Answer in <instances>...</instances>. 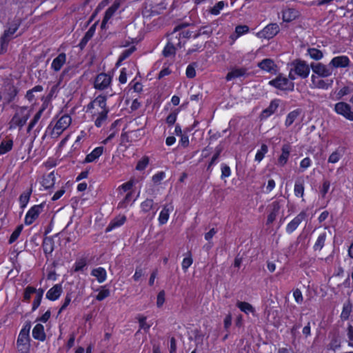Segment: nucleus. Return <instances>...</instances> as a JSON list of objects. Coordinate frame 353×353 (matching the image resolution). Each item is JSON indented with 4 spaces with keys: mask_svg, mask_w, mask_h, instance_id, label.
I'll use <instances>...</instances> for the list:
<instances>
[{
    "mask_svg": "<svg viewBox=\"0 0 353 353\" xmlns=\"http://www.w3.org/2000/svg\"><path fill=\"white\" fill-rule=\"evenodd\" d=\"M292 65V67L289 72V77L291 80H294L296 79L294 74L302 78H306L308 77L310 70L309 65L305 62L302 61H296Z\"/></svg>",
    "mask_w": 353,
    "mask_h": 353,
    "instance_id": "nucleus-2",
    "label": "nucleus"
},
{
    "mask_svg": "<svg viewBox=\"0 0 353 353\" xmlns=\"http://www.w3.org/2000/svg\"><path fill=\"white\" fill-rule=\"evenodd\" d=\"M98 294L96 296V299L97 301H103L105 298L110 296V292L108 288H107L106 285H103L100 287L98 290Z\"/></svg>",
    "mask_w": 353,
    "mask_h": 353,
    "instance_id": "nucleus-34",
    "label": "nucleus"
},
{
    "mask_svg": "<svg viewBox=\"0 0 353 353\" xmlns=\"http://www.w3.org/2000/svg\"><path fill=\"white\" fill-rule=\"evenodd\" d=\"M333 82V79H327V77L312 74L310 87L312 88L327 90L332 85Z\"/></svg>",
    "mask_w": 353,
    "mask_h": 353,
    "instance_id": "nucleus-5",
    "label": "nucleus"
},
{
    "mask_svg": "<svg viewBox=\"0 0 353 353\" xmlns=\"http://www.w3.org/2000/svg\"><path fill=\"white\" fill-rule=\"evenodd\" d=\"M88 110L93 117H96L94 123L97 127H101L106 120L108 110L106 108V98L98 96L88 106Z\"/></svg>",
    "mask_w": 353,
    "mask_h": 353,
    "instance_id": "nucleus-1",
    "label": "nucleus"
},
{
    "mask_svg": "<svg viewBox=\"0 0 353 353\" xmlns=\"http://www.w3.org/2000/svg\"><path fill=\"white\" fill-rule=\"evenodd\" d=\"M186 75L188 78H193L196 75V71L192 65H188L186 68Z\"/></svg>",
    "mask_w": 353,
    "mask_h": 353,
    "instance_id": "nucleus-62",
    "label": "nucleus"
},
{
    "mask_svg": "<svg viewBox=\"0 0 353 353\" xmlns=\"http://www.w3.org/2000/svg\"><path fill=\"white\" fill-rule=\"evenodd\" d=\"M37 291V289L32 287H27L24 293V299L28 301L30 299L32 294H34Z\"/></svg>",
    "mask_w": 353,
    "mask_h": 353,
    "instance_id": "nucleus-56",
    "label": "nucleus"
},
{
    "mask_svg": "<svg viewBox=\"0 0 353 353\" xmlns=\"http://www.w3.org/2000/svg\"><path fill=\"white\" fill-rule=\"evenodd\" d=\"M325 238H326L325 233L321 234L318 236L316 241L314 245V248L315 250H321L323 248L325 241Z\"/></svg>",
    "mask_w": 353,
    "mask_h": 353,
    "instance_id": "nucleus-44",
    "label": "nucleus"
},
{
    "mask_svg": "<svg viewBox=\"0 0 353 353\" xmlns=\"http://www.w3.org/2000/svg\"><path fill=\"white\" fill-rule=\"evenodd\" d=\"M231 175V170L230 167L227 165H221V177L226 178L229 177Z\"/></svg>",
    "mask_w": 353,
    "mask_h": 353,
    "instance_id": "nucleus-58",
    "label": "nucleus"
},
{
    "mask_svg": "<svg viewBox=\"0 0 353 353\" xmlns=\"http://www.w3.org/2000/svg\"><path fill=\"white\" fill-rule=\"evenodd\" d=\"M43 290L38 289L34 294V299L32 304V310H35L40 305L41 299L43 297Z\"/></svg>",
    "mask_w": 353,
    "mask_h": 353,
    "instance_id": "nucleus-39",
    "label": "nucleus"
},
{
    "mask_svg": "<svg viewBox=\"0 0 353 353\" xmlns=\"http://www.w3.org/2000/svg\"><path fill=\"white\" fill-rule=\"evenodd\" d=\"M21 230H22L21 227H18L12 232V234L10 236V241H9L10 243H13L14 241H15L17 239V238L19 236V235L21 234Z\"/></svg>",
    "mask_w": 353,
    "mask_h": 353,
    "instance_id": "nucleus-60",
    "label": "nucleus"
},
{
    "mask_svg": "<svg viewBox=\"0 0 353 353\" xmlns=\"http://www.w3.org/2000/svg\"><path fill=\"white\" fill-rule=\"evenodd\" d=\"M62 292V285L61 284H57L47 292L46 298L50 301H56L60 297Z\"/></svg>",
    "mask_w": 353,
    "mask_h": 353,
    "instance_id": "nucleus-19",
    "label": "nucleus"
},
{
    "mask_svg": "<svg viewBox=\"0 0 353 353\" xmlns=\"http://www.w3.org/2000/svg\"><path fill=\"white\" fill-rule=\"evenodd\" d=\"M258 66L261 70L270 73H275L277 70L276 65L270 59H263L262 61L259 63Z\"/></svg>",
    "mask_w": 353,
    "mask_h": 353,
    "instance_id": "nucleus-20",
    "label": "nucleus"
},
{
    "mask_svg": "<svg viewBox=\"0 0 353 353\" xmlns=\"http://www.w3.org/2000/svg\"><path fill=\"white\" fill-rule=\"evenodd\" d=\"M134 185V181L130 180L125 183H123L121 185H120L118 188V191L119 194H122L123 193L127 192V194L125 195L124 203H128L129 200L131 197L132 193L130 192L133 185Z\"/></svg>",
    "mask_w": 353,
    "mask_h": 353,
    "instance_id": "nucleus-18",
    "label": "nucleus"
},
{
    "mask_svg": "<svg viewBox=\"0 0 353 353\" xmlns=\"http://www.w3.org/2000/svg\"><path fill=\"white\" fill-rule=\"evenodd\" d=\"M350 63V59L346 56H337L334 57L330 62L329 65L332 68H345Z\"/></svg>",
    "mask_w": 353,
    "mask_h": 353,
    "instance_id": "nucleus-15",
    "label": "nucleus"
},
{
    "mask_svg": "<svg viewBox=\"0 0 353 353\" xmlns=\"http://www.w3.org/2000/svg\"><path fill=\"white\" fill-rule=\"evenodd\" d=\"M307 54L311 59L314 60H320L323 58V54L322 52L316 48H309L307 50Z\"/></svg>",
    "mask_w": 353,
    "mask_h": 353,
    "instance_id": "nucleus-38",
    "label": "nucleus"
},
{
    "mask_svg": "<svg viewBox=\"0 0 353 353\" xmlns=\"http://www.w3.org/2000/svg\"><path fill=\"white\" fill-rule=\"evenodd\" d=\"M174 53V47L172 43H168L163 50L165 56H170Z\"/></svg>",
    "mask_w": 353,
    "mask_h": 353,
    "instance_id": "nucleus-59",
    "label": "nucleus"
},
{
    "mask_svg": "<svg viewBox=\"0 0 353 353\" xmlns=\"http://www.w3.org/2000/svg\"><path fill=\"white\" fill-rule=\"evenodd\" d=\"M32 194V191L31 190H27L26 191H24L19 196V204H20V207L21 208H25L29 201H30V195Z\"/></svg>",
    "mask_w": 353,
    "mask_h": 353,
    "instance_id": "nucleus-32",
    "label": "nucleus"
},
{
    "mask_svg": "<svg viewBox=\"0 0 353 353\" xmlns=\"http://www.w3.org/2000/svg\"><path fill=\"white\" fill-rule=\"evenodd\" d=\"M293 80H289L286 77L279 75L275 79L269 82V84L281 90H292L294 89Z\"/></svg>",
    "mask_w": 353,
    "mask_h": 353,
    "instance_id": "nucleus-6",
    "label": "nucleus"
},
{
    "mask_svg": "<svg viewBox=\"0 0 353 353\" xmlns=\"http://www.w3.org/2000/svg\"><path fill=\"white\" fill-rule=\"evenodd\" d=\"M65 190L63 188L57 191L52 197V201H57L65 193Z\"/></svg>",
    "mask_w": 353,
    "mask_h": 353,
    "instance_id": "nucleus-64",
    "label": "nucleus"
},
{
    "mask_svg": "<svg viewBox=\"0 0 353 353\" xmlns=\"http://www.w3.org/2000/svg\"><path fill=\"white\" fill-rule=\"evenodd\" d=\"M134 71H135V65L134 64L129 65L128 68H123L121 70L119 77V82L125 83L127 82V75L132 74Z\"/></svg>",
    "mask_w": 353,
    "mask_h": 353,
    "instance_id": "nucleus-27",
    "label": "nucleus"
},
{
    "mask_svg": "<svg viewBox=\"0 0 353 353\" xmlns=\"http://www.w3.org/2000/svg\"><path fill=\"white\" fill-rule=\"evenodd\" d=\"M165 302V292L163 290L160 291L157 296V307L161 308Z\"/></svg>",
    "mask_w": 353,
    "mask_h": 353,
    "instance_id": "nucleus-46",
    "label": "nucleus"
},
{
    "mask_svg": "<svg viewBox=\"0 0 353 353\" xmlns=\"http://www.w3.org/2000/svg\"><path fill=\"white\" fill-rule=\"evenodd\" d=\"M43 205L42 204L35 205L32 206L26 213L25 216V223L26 225L32 224L36 219L39 216V214L43 210Z\"/></svg>",
    "mask_w": 353,
    "mask_h": 353,
    "instance_id": "nucleus-11",
    "label": "nucleus"
},
{
    "mask_svg": "<svg viewBox=\"0 0 353 353\" xmlns=\"http://www.w3.org/2000/svg\"><path fill=\"white\" fill-rule=\"evenodd\" d=\"M86 265V263L84 260L81 259L75 263L74 265V271L77 272L82 270Z\"/></svg>",
    "mask_w": 353,
    "mask_h": 353,
    "instance_id": "nucleus-63",
    "label": "nucleus"
},
{
    "mask_svg": "<svg viewBox=\"0 0 353 353\" xmlns=\"http://www.w3.org/2000/svg\"><path fill=\"white\" fill-rule=\"evenodd\" d=\"M335 112L349 121H353V111L351 106L345 102H339L334 105Z\"/></svg>",
    "mask_w": 353,
    "mask_h": 353,
    "instance_id": "nucleus-8",
    "label": "nucleus"
},
{
    "mask_svg": "<svg viewBox=\"0 0 353 353\" xmlns=\"http://www.w3.org/2000/svg\"><path fill=\"white\" fill-rule=\"evenodd\" d=\"M31 113L28 108L22 107L17 110V112L11 121L12 126H23L27 121Z\"/></svg>",
    "mask_w": 353,
    "mask_h": 353,
    "instance_id": "nucleus-4",
    "label": "nucleus"
},
{
    "mask_svg": "<svg viewBox=\"0 0 353 353\" xmlns=\"http://www.w3.org/2000/svg\"><path fill=\"white\" fill-rule=\"evenodd\" d=\"M72 119L68 115L62 116L54 125L52 130V134L59 137L62 132L66 130L71 124Z\"/></svg>",
    "mask_w": 353,
    "mask_h": 353,
    "instance_id": "nucleus-7",
    "label": "nucleus"
},
{
    "mask_svg": "<svg viewBox=\"0 0 353 353\" xmlns=\"http://www.w3.org/2000/svg\"><path fill=\"white\" fill-rule=\"evenodd\" d=\"M30 346L29 331L28 330L23 329L21 330L17 339V350L19 353H29Z\"/></svg>",
    "mask_w": 353,
    "mask_h": 353,
    "instance_id": "nucleus-3",
    "label": "nucleus"
},
{
    "mask_svg": "<svg viewBox=\"0 0 353 353\" xmlns=\"http://www.w3.org/2000/svg\"><path fill=\"white\" fill-rule=\"evenodd\" d=\"M340 159L341 154L339 152L335 151L330 155L328 158V162L331 163H336L339 161Z\"/></svg>",
    "mask_w": 353,
    "mask_h": 353,
    "instance_id": "nucleus-57",
    "label": "nucleus"
},
{
    "mask_svg": "<svg viewBox=\"0 0 353 353\" xmlns=\"http://www.w3.org/2000/svg\"><path fill=\"white\" fill-rule=\"evenodd\" d=\"M18 26L13 24L5 30L3 36L1 38V51L4 52L7 50L8 42L12 39L14 34L17 32Z\"/></svg>",
    "mask_w": 353,
    "mask_h": 353,
    "instance_id": "nucleus-9",
    "label": "nucleus"
},
{
    "mask_svg": "<svg viewBox=\"0 0 353 353\" xmlns=\"http://www.w3.org/2000/svg\"><path fill=\"white\" fill-rule=\"evenodd\" d=\"M32 336L35 339L43 341L46 339L44 327L42 324L37 323L32 330Z\"/></svg>",
    "mask_w": 353,
    "mask_h": 353,
    "instance_id": "nucleus-23",
    "label": "nucleus"
},
{
    "mask_svg": "<svg viewBox=\"0 0 353 353\" xmlns=\"http://www.w3.org/2000/svg\"><path fill=\"white\" fill-rule=\"evenodd\" d=\"M103 147H97L95 148L90 153H89L85 159V163H92L97 160L103 154Z\"/></svg>",
    "mask_w": 353,
    "mask_h": 353,
    "instance_id": "nucleus-22",
    "label": "nucleus"
},
{
    "mask_svg": "<svg viewBox=\"0 0 353 353\" xmlns=\"http://www.w3.org/2000/svg\"><path fill=\"white\" fill-rule=\"evenodd\" d=\"M192 262H193V260H192V258L190 254H189L188 256H185L183 259V261H182V263H181V267H182V269L186 272L188 270V269L191 266V265L192 264Z\"/></svg>",
    "mask_w": 353,
    "mask_h": 353,
    "instance_id": "nucleus-48",
    "label": "nucleus"
},
{
    "mask_svg": "<svg viewBox=\"0 0 353 353\" xmlns=\"http://www.w3.org/2000/svg\"><path fill=\"white\" fill-rule=\"evenodd\" d=\"M293 296L294 298L295 301L297 303H302L303 298L302 293L299 290H296L295 291H294Z\"/></svg>",
    "mask_w": 353,
    "mask_h": 353,
    "instance_id": "nucleus-61",
    "label": "nucleus"
},
{
    "mask_svg": "<svg viewBox=\"0 0 353 353\" xmlns=\"http://www.w3.org/2000/svg\"><path fill=\"white\" fill-rule=\"evenodd\" d=\"M111 82V77L106 74H99L94 82V87L97 89L103 90L106 88Z\"/></svg>",
    "mask_w": 353,
    "mask_h": 353,
    "instance_id": "nucleus-13",
    "label": "nucleus"
},
{
    "mask_svg": "<svg viewBox=\"0 0 353 353\" xmlns=\"http://www.w3.org/2000/svg\"><path fill=\"white\" fill-rule=\"evenodd\" d=\"M91 274L94 276L100 283H103L107 278L106 270L101 267L94 268L92 270Z\"/></svg>",
    "mask_w": 353,
    "mask_h": 353,
    "instance_id": "nucleus-24",
    "label": "nucleus"
},
{
    "mask_svg": "<svg viewBox=\"0 0 353 353\" xmlns=\"http://www.w3.org/2000/svg\"><path fill=\"white\" fill-rule=\"evenodd\" d=\"M153 206V201L152 199H146L141 203V209L144 212H149Z\"/></svg>",
    "mask_w": 353,
    "mask_h": 353,
    "instance_id": "nucleus-47",
    "label": "nucleus"
},
{
    "mask_svg": "<svg viewBox=\"0 0 353 353\" xmlns=\"http://www.w3.org/2000/svg\"><path fill=\"white\" fill-rule=\"evenodd\" d=\"M298 16V11L292 8L285 9L283 12V19L286 22L294 20Z\"/></svg>",
    "mask_w": 353,
    "mask_h": 353,
    "instance_id": "nucleus-29",
    "label": "nucleus"
},
{
    "mask_svg": "<svg viewBox=\"0 0 353 353\" xmlns=\"http://www.w3.org/2000/svg\"><path fill=\"white\" fill-rule=\"evenodd\" d=\"M12 148V141H3L0 145V154H3L10 151Z\"/></svg>",
    "mask_w": 353,
    "mask_h": 353,
    "instance_id": "nucleus-41",
    "label": "nucleus"
},
{
    "mask_svg": "<svg viewBox=\"0 0 353 353\" xmlns=\"http://www.w3.org/2000/svg\"><path fill=\"white\" fill-rule=\"evenodd\" d=\"M139 326L141 329L148 330L152 325L151 321H148L147 318L143 316H141L138 319Z\"/></svg>",
    "mask_w": 353,
    "mask_h": 353,
    "instance_id": "nucleus-42",
    "label": "nucleus"
},
{
    "mask_svg": "<svg viewBox=\"0 0 353 353\" xmlns=\"http://www.w3.org/2000/svg\"><path fill=\"white\" fill-rule=\"evenodd\" d=\"M305 217V212H301L295 218H294L287 225L286 232L288 234L292 233L303 221Z\"/></svg>",
    "mask_w": 353,
    "mask_h": 353,
    "instance_id": "nucleus-14",
    "label": "nucleus"
},
{
    "mask_svg": "<svg viewBox=\"0 0 353 353\" xmlns=\"http://www.w3.org/2000/svg\"><path fill=\"white\" fill-rule=\"evenodd\" d=\"M351 312H352L351 304L350 303H345L343 305V307L341 314V318L343 319H348Z\"/></svg>",
    "mask_w": 353,
    "mask_h": 353,
    "instance_id": "nucleus-45",
    "label": "nucleus"
},
{
    "mask_svg": "<svg viewBox=\"0 0 353 353\" xmlns=\"http://www.w3.org/2000/svg\"><path fill=\"white\" fill-rule=\"evenodd\" d=\"M312 161L309 157H305L302 159L300 162V168L301 171H305L306 169L310 167Z\"/></svg>",
    "mask_w": 353,
    "mask_h": 353,
    "instance_id": "nucleus-52",
    "label": "nucleus"
},
{
    "mask_svg": "<svg viewBox=\"0 0 353 353\" xmlns=\"http://www.w3.org/2000/svg\"><path fill=\"white\" fill-rule=\"evenodd\" d=\"M43 250L45 253L50 254L53 250L52 241L50 239H46L43 242Z\"/></svg>",
    "mask_w": 353,
    "mask_h": 353,
    "instance_id": "nucleus-54",
    "label": "nucleus"
},
{
    "mask_svg": "<svg viewBox=\"0 0 353 353\" xmlns=\"http://www.w3.org/2000/svg\"><path fill=\"white\" fill-rule=\"evenodd\" d=\"M268 146L265 144H263L260 149L257 150L254 160L258 163H260L264 158L265 154L268 152Z\"/></svg>",
    "mask_w": 353,
    "mask_h": 353,
    "instance_id": "nucleus-36",
    "label": "nucleus"
},
{
    "mask_svg": "<svg viewBox=\"0 0 353 353\" xmlns=\"http://www.w3.org/2000/svg\"><path fill=\"white\" fill-rule=\"evenodd\" d=\"M249 30V28L247 26H238L235 29V36H232V39L234 40L236 38L246 34Z\"/></svg>",
    "mask_w": 353,
    "mask_h": 353,
    "instance_id": "nucleus-40",
    "label": "nucleus"
},
{
    "mask_svg": "<svg viewBox=\"0 0 353 353\" xmlns=\"http://www.w3.org/2000/svg\"><path fill=\"white\" fill-rule=\"evenodd\" d=\"M290 153V146L289 145H284L281 149V154L278 159V163L280 165H284L288 162Z\"/></svg>",
    "mask_w": 353,
    "mask_h": 353,
    "instance_id": "nucleus-25",
    "label": "nucleus"
},
{
    "mask_svg": "<svg viewBox=\"0 0 353 353\" xmlns=\"http://www.w3.org/2000/svg\"><path fill=\"white\" fill-rule=\"evenodd\" d=\"M43 90V88L40 85L35 86L31 90H29L27 92L26 97L29 101H32L34 98L33 93L34 92H41Z\"/></svg>",
    "mask_w": 353,
    "mask_h": 353,
    "instance_id": "nucleus-53",
    "label": "nucleus"
},
{
    "mask_svg": "<svg viewBox=\"0 0 353 353\" xmlns=\"http://www.w3.org/2000/svg\"><path fill=\"white\" fill-rule=\"evenodd\" d=\"M245 73V71L243 69H234L230 71L227 76L226 79L228 81H231L235 78L241 77Z\"/></svg>",
    "mask_w": 353,
    "mask_h": 353,
    "instance_id": "nucleus-37",
    "label": "nucleus"
},
{
    "mask_svg": "<svg viewBox=\"0 0 353 353\" xmlns=\"http://www.w3.org/2000/svg\"><path fill=\"white\" fill-rule=\"evenodd\" d=\"M66 61V56L62 53L58 55L53 61L51 64L52 68L54 71H59Z\"/></svg>",
    "mask_w": 353,
    "mask_h": 353,
    "instance_id": "nucleus-26",
    "label": "nucleus"
},
{
    "mask_svg": "<svg viewBox=\"0 0 353 353\" xmlns=\"http://www.w3.org/2000/svg\"><path fill=\"white\" fill-rule=\"evenodd\" d=\"M299 114L300 111L299 110H295L290 112L286 117L285 125L286 126L291 125L298 119Z\"/></svg>",
    "mask_w": 353,
    "mask_h": 353,
    "instance_id": "nucleus-33",
    "label": "nucleus"
},
{
    "mask_svg": "<svg viewBox=\"0 0 353 353\" xmlns=\"http://www.w3.org/2000/svg\"><path fill=\"white\" fill-rule=\"evenodd\" d=\"M173 205L170 203L165 205L159 213L158 221L160 225L165 224L170 217V212L173 210Z\"/></svg>",
    "mask_w": 353,
    "mask_h": 353,
    "instance_id": "nucleus-16",
    "label": "nucleus"
},
{
    "mask_svg": "<svg viewBox=\"0 0 353 353\" xmlns=\"http://www.w3.org/2000/svg\"><path fill=\"white\" fill-rule=\"evenodd\" d=\"M294 194L296 196L303 197L304 195V185L303 182L297 181L294 185Z\"/></svg>",
    "mask_w": 353,
    "mask_h": 353,
    "instance_id": "nucleus-43",
    "label": "nucleus"
},
{
    "mask_svg": "<svg viewBox=\"0 0 353 353\" xmlns=\"http://www.w3.org/2000/svg\"><path fill=\"white\" fill-rule=\"evenodd\" d=\"M225 6L224 1H219L211 9L210 12L214 15H217L223 9Z\"/></svg>",
    "mask_w": 353,
    "mask_h": 353,
    "instance_id": "nucleus-49",
    "label": "nucleus"
},
{
    "mask_svg": "<svg viewBox=\"0 0 353 353\" xmlns=\"http://www.w3.org/2000/svg\"><path fill=\"white\" fill-rule=\"evenodd\" d=\"M55 174L53 172L43 176L41 184L44 189H49L54 186L55 183Z\"/></svg>",
    "mask_w": 353,
    "mask_h": 353,
    "instance_id": "nucleus-21",
    "label": "nucleus"
},
{
    "mask_svg": "<svg viewBox=\"0 0 353 353\" xmlns=\"http://www.w3.org/2000/svg\"><path fill=\"white\" fill-rule=\"evenodd\" d=\"M125 220H126L125 216L123 215H120V216H117L115 219H114L111 222V223L109 225L107 230L110 231L117 227H119V226L122 225L125 222Z\"/></svg>",
    "mask_w": 353,
    "mask_h": 353,
    "instance_id": "nucleus-35",
    "label": "nucleus"
},
{
    "mask_svg": "<svg viewBox=\"0 0 353 353\" xmlns=\"http://www.w3.org/2000/svg\"><path fill=\"white\" fill-rule=\"evenodd\" d=\"M118 7H119L118 5L114 3L110 8H109L108 10L106 11L104 19L101 23L102 28H104L105 27L106 23L108 22V21L112 17L114 13L117 11V10L118 9Z\"/></svg>",
    "mask_w": 353,
    "mask_h": 353,
    "instance_id": "nucleus-31",
    "label": "nucleus"
},
{
    "mask_svg": "<svg viewBox=\"0 0 353 353\" xmlns=\"http://www.w3.org/2000/svg\"><path fill=\"white\" fill-rule=\"evenodd\" d=\"M279 209V205L277 204H274L272 212L268 216V223H272L276 219V217L278 214Z\"/></svg>",
    "mask_w": 353,
    "mask_h": 353,
    "instance_id": "nucleus-50",
    "label": "nucleus"
},
{
    "mask_svg": "<svg viewBox=\"0 0 353 353\" xmlns=\"http://www.w3.org/2000/svg\"><path fill=\"white\" fill-rule=\"evenodd\" d=\"M148 163H149L148 158L143 157L137 163L136 169L137 170H140V171L143 170L148 165Z\"/></svg>",
    "mask_w": 353,
    "mask_h": 353,
    "instance_id": "nucleus-51",
    "label": "nucleus"
},
{
    "mask_svg": "<svg viewBox=\"0 0 353 353\" xmlns=\"http://www.w3.org/2000/svg\"><path fill=\"white\" fill-rule=\"evenodd\" d=\"M330 188V183L328 181H324L322 186L320 189L321 194L323 197H325L326 194L328 192Z\"/></svg>",
    "mask_w": 353,
    "mask_h": 353,
    "instance_id": "nucleus-55",
    "label": "nucleus"
},
{
    "mask_svg": "<svg viewBox=\"0 0 353 353\" xmlns=\"http://www.w3.org/2000/svg\"><path fill=\"white\" fill-rule=\"evenodd\" d=\"M17 91L14 87L12 85H8L0 92V99L6 101H10L16 95Z\"/></svg>",
    "mask_w": 353,
    "mask_h": 353,
    "instance_id": "nucleus-17",
    "label": "nucleus"
},
{
    "mask_svg": "<svg viewBox=\"0 0 353 353\" xmlns=\"http://www.w3.org/2000/svg\"><path fill=\"white\" fill-rule=\"evenodd\" d=\"M237 307L246 314H254L255 310L254 307L248 302L240 301L236 304Z\"/></svg>",
    "mask_w": 353,
    "mask_h": 353,
    "instance_id": "nucleus-30",
    "label": "nucleus"
},
{
    "mask_svg": "<svg viewBox=\"0 0 353 353\" xmlns=\"http://www.w3.org/2000/svg\"><path fill=\"white\" fill-rule=\"evenodd\" d=\"M312 74L318 77H328L332 75V70L325 65L321 63H313L311 65Z\"/></svg>",
    "mask_w": 353,
    "mask_h": 353,
    "instance_id": "nucleus-12",
    "label": "nucleus"
},
{
    "mask_svg": "<svg viewBox=\"0 0 353 353\" xmlns=\"http://www.w3.org/2000/svg\"><path fill=\"white\" fill-rule=\"evenodd\" d=\"M279 105V100H274L272 101L268 108L265 109L261 114V116L263 118H267L274 114L276 110H277L278 107Z\"/></svg>",
    "mask_w": 353,
    "mask_h": 353,
    "instance_id": "nucleus-28",
    "label": "nucleus"
},
{
    "mask_svg": "<svg viewBox=\"0 0 353 353\" xmlns=\"http://www.w3.org/2000/svg\"><path fill=\"white\" fill-rule=\"evenodd\" d=\"M279 32V26L276 23H271L258 32L257 35L260 38L269 39L276 35Z\"/></svg>",
    "mask_w": 353,
    "mask_h": 353,
    "instance_id": "nucleus-10",
    "label": "nucleus"
}]
</instances>
